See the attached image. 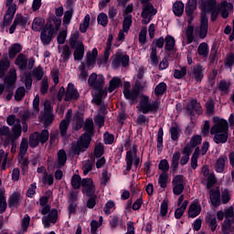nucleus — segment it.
Returning <instances> with one entry per match:
<instances>
[{
    "instance_id": "72a5a7b5",
    "label": "nucleus",
    "mask_w": 234,
    "mask_h": 234,
    "mask_svg": "<svg viewBox=\"0 0 234 234\" xmlns=\"http://www.w3.org/2000/svg\"><path fill=\"white\" fill-rule=\"evenodd\" d=\"M134 87L140 91L144 92L147 87H149V83L145 79H138L135 80Z\"/></svg>"
},
{
    "instance_id": "c9c22d12",
    "label": "nucleus",
    "mask_w": 234,
    "mask_h": 234,
    "mask_svg": "<svg viewBox=\"0 0 234 234\" xmlns=\"http://www.w3.org/2000/svg\"><path fill=\"white\" fill-rule=\"evenodd\" d=\"M90 25V15L87 14L83 19V23L80 25V32L85 34Z\"/></svg>"
},
{
    "instance_id": "ddd939ff",
    "label": "nucleus",
    "mask_w": 234,
    "mask_h": 234,
    "mask_svg": "<svg viewBox=\"0 0 234 234\" xmlns=\"http://www.w3.org/2000/svg\"><path fill=\"white\" fill-rule=\"evenodd\" d=\"M48 130H43L41 133H35L29 136L30 147H37L39 142L45 144L48 140Z\"/></svg>"
},
{
    "instance_id": "bb28decb",
    "label": "nucleus",
    "mask_w": 234,
    "mask_h": 234,
    "mask_svg": "<svg viewBox=\"0 0 234 234\" xmlns=\"http://www.w3.org/2000/svg\"><path fill=\"white\" fill-rule=\"evenodd\" d=\"M201 210L202 208L200 207V205L198 203H193L189 207L188 217H191V218H195L196 217H198V215H200Z\"/></svg>"
},
{
    "instance_id": "2f4dec72",
    "label": "nucleus",
    "mask_w": 234,
    "mask_h": 234,
    "mask_svg": "<svg viewBox=\"0 0 234 234\" xmlns=\"http://www.w3.org/2000/svg\"><path fill=\"white\" fill-rule=\"evenodd\" d=\"M189 112H197V114H202V106L196 100L191 101L190 104L187 107Z\"/></svg>"
},
{
    "instance_id": "f8f14e48",
    "label": "nucleus",
    "mask_w": 234,
    "mask_h": 234,
    "mask_svg": "<svg viewBox=\"0 0 234 234\" xmlns=\"http://www.w3.org/2000/svg\"><path fill=\"white\" fill-rule=\"evenodd\" d=\"M133 164L135 167L140 165V157L137 154V148L133 145L126 154V170L131 171Z\"/></svg>"
},
{
    "instance_id": "052dcab7",
    "label": "nucleus",
    "mask_w": 234,
    "mask_h": 234,
    "mask_svg": "<svg viewBox=\"0 0 234 234\" xmlns=\"http://www.w3.org/2000/svg\"><path fill=\"white\" fill-rule=\"evenodd\" d=\"M82 169L84 175H89L90 171H92V160H87L82 163Z\"/></svg>"
},
{
    "instance_id": "8fccbe9b",
    "label": "nucleus",
    "mask_w": 234,
    "mask_h": 234,
    "mask_svg": "<svg viewBox=\"0 0 234 234\" xmlns=\"http://www.w3.org/2000/svg\"><path fill=\"white\" fill-rule=\"evenodd\" d=\"M39 113V95H36L33 101V112L31 116H37Z\"/></svg>"
},
{
    "instance_id": "7ed1b4c3",
    "label": "nucleus",
    "mask_w": 234,
    "mask_h": 234,
    "mask_svg": "<svg viewBox=\"0 0 234 234\" xmlns=\"http://www.w3.org/2000/svg\"><path fill=\"white\" fill-rule=\"evenodd\" d=\"M82 185V192L86 197H92L96 192V187L94 186V183L90 178H85L81 181V177L78 175H74L71 178V186L73 189H80Z\"/></svg>"
},
{
    "instance_id": "6e6d98bb",
    "label": "nucleus",
    "mask_w": 234,
    "mask_h": 234,
    "mask_svg": "<svg viewBox=\"0 0 234 234\" xmlns=\"http://www.w3.org/2000/svg\"><path fill=\"white\" fill-rule=\"evenodd\" d=\"M187 208V201H184L179 208H177L175 212L176 218H182V215H184V211Z\"/></svg>"
},
{
    "instance_id": "603ef678",
    "label": "nucleus",
    "mask_w": 234,
    "mask_h": 234,
    "mask_svg": "<svg viewBox=\"0 0 234 234\" xmlns=\"http://www.w3.org/2000/svg\"><path fill=\"white\" fill-rule=\"evenodd\" d=\"M8 67H10V62L8 60L0 61V78H5V73L8 70Z\"/></svg>"
},
{
    "instance_id": "dca6fc26",
    "label": "nucleus",
    "mask_w": 234,
    "mask_h": 234,
    "mask_svg": "<svg viewBox=\"0 0 234 234\" xmlns=\"http://www.w3.org/2000/svg\"><path fill=\"white\" fill-rule=\"evenodd\" d=\"M16 10L17 5L16 4L8 6L4 16L3 27H10V25H12V21H14Z\"/></svg>"
},
{
    "instance_id": "c756f323",
    "label": "nucleus",
    "mask_w": 234,
    "mask_h": 234,
    "mask_svg": "<svg viewBox=\"0 0 234 234\" xmlns=\"http://www.w3.org/2000/svg\"><path fill=\"white\" fill-rule=\"evenodd\" d=\"M226 162H228V157L218 158L215 164V170L217 173H224V169L226 167Z\"/></svg>"
},
{
    "instance_id": "49530a36",
    "label": "nucleus",
    "mask_w": 234,
    "mask_h": 234,
    "mask_svg": "<svg viewBox=\"0 0 234 234\" xmlns=\"http://www.w3.org/2000/svg\"><path fill=\"white\" fill-rule=\"evenodd\" d=\"M186 74H187V68L182 67L180 69H175L174 78L176 80H182V78H185Z\"/></svg>"
},
{
    "instance_id": "69168bd1",
    "label": "nucleus",
    "mask_w": 234,
    "mask_h": 234,
    "mask_svg": "<svg viewBox=\"0 0 234 234\" xmlns=\"http://www.w3.org/2000/svg\"><path fill=\"white\" fill-rule=\"evenodd\" d=\"M165 38L164 37H160L159 38H154L152 47H155V48H164Z\"/></svg>"
},
{
    "instance_id": "aec40b11",
    "label": "nucleus",
    "mask_w": 234,
    "mask_h": 234,
    "mask_svg": "<svg viewBox=\"0 0 234 234\" xmlns=\"http://www.w3.org/2000/svg\"><path fill=\"white\" fill-rule=\"evenodd\" d=\"M205 70L206 69L204 68V66L200 64H197L196 66H194V68L192 69V76L194 80H196V81H202Z\"/></svg>"
},
{
    "instance_id": "13d9d810",
    "label": "nucleus",
    "mask_w": 234,
    "mask_h": 234,
    "mask_svg": "<svg viewBox=\"0 0 234 234\" xmlns=\"http://www.w3.org/2000/svg\"><path fill=\"white\" fill-rule=\"evenodd\" d=\"M170 134H171V139L174 142H176V140H178V136L180 134V128H178V126L170 127Z\"/></svg>"
},
{
    "instance_id": "4c0bfd02",
    "label": "nucleus",
    "mask_w": 234,
    "mask_h": 234,
    "mask_svg": "<svg viewBox=\"0 0 234 234\" xmlns=\"http://www.w3.org/2000/svg\"><path fill=\"white\" fill-rule=\"evenodd\" d=\"M73 122L76 131L81 129L83 126V116L80 113H76L73 117Z\"/></svg>"
},
{
    "instance_id": "4468645a",
    "label": "nucleus",
    "mask_w": 234,
    "mask_h": 234,
    "mask_svg": "<svg viewBox=\"0 0 234 234\" xmlns=\"http://www.w3.org/2000/svg\"><path fill=\"white\" fill-rule=\"evenodd\" d=\"M175 45H176L175 37L167 35L165 37V50L171 59H176V48H175Z\"/></svg>"
},
{
    "instance_id": "a19ab883",
    "label": "nucleus",
    "mask_w": 234,
    "mask_h": 234,
    "mask_svg": "<svg viewBox=\"0 0 234 234\" xmlns=\"http://www.w3.org/2000/svg\"><path fill=\"white\" fill-rule=\"evenodd\" d=\"M167 180H169V175L167 173H162L158 178V184L163 189L167 187Z\"/></svg>"
},
{
    "instance_id": "a878e982",
    "label": "nucleus",
    "mask_w": 234,
    "mask_h": 234,
    "mask_svg": "<svg viewBox=\"0 0 234 234\" xmlns=\"http://www.w3.org/2000/svg\"><path fill=\"white\" fill-rule=\"evenodd\" d=\"M19 202H21V194L15 192L9 197L8 206L9 207H17Z\"/></svg>"
},
{
    "instance_id": "f3484780",
    "label": "nucleus",
    "mask_w": 234,
    "mask_h": 234,
    "mask_svg": "<svg viewBox=\"0 0 234 234\" xmlns=\"http://www.w3.org/2000/svg\"><path fill=\"white\" fill-rule=\"evenodd\" d=\"M72 114V111L69 110L66 115V119H64L59 124V133L61 138L67 139L69 138V125H70V115Z\"/></svg>"
},
{
    "instance_id": "473e14b6",
    "label": "nucleus",
    "mask_w": 234,
    "mask_h": 234,
    "mask_svg": "<svg viewBox=\"0 0 234 234\" xmlns=\"http://www.w3.org/2000/svg\"><path fill=\"white\" fill-rule=\"evenodd\" d=\"M210 201L213 206L220 205V191L211 190L210 191Z\"/></svg>"
},
{
    "instance_id": "4be33fe9",
    "label": "nucleus",
    "mask_w": 234,
    "mask_h": 234,
    "mask_svg": "<svg viewBox=\"0 0 234 234\" xmlns=\"http://www.w3.org/2000/svg\"><path fill=\"white\" fill-rule=\"evenodd\" d=\"M44 26L45 18L37 16L33 19L31 30H33V32H43Z\"/></svg>"
},
{
    "instance_id": "e433bc0d",
    "label": "nucleus",
    "mask_w": 234,
    "mask_h": 234,
    "mask_svg": "<svg viewBox=\"0 0 234 234\" xmlns=\"http://www.w3.org/2000/svg\"><path fill=\"white\" fill-rule=\"evenodd\" d=\"M73 16H74V10L68 9L64 13V16H63L64 27H69V25H70V21H72Z\"/></svg>"
},
{
    "instance_id": "58836bf2",
    "label": "nucleus",
    "mask_w": 234,
    "mask_h": 234,
    "mask_svg": "<svg viewBox=\"0 0 234 234\" xmlns=\"http://www.w3.org/2000/svg\"><path fill=\"white\" fill-rule=\"evenodd\" d=\"M27 151H28V140L23 138L20 144L18 156H21V157L25 156V154H27Z\"/></svg>"
},
{
    "instance_id": "5fc2aeb1",
    "label": "nucleus",
    "mask_w": 234,
    "mask_h": 234,
    "mask_svg": "<svg viewBox=\"0 0 234 234\" xmlns=\"http://www.w3.org/2000/svg\"><path fill=\"white\" fill-rule=\"evenodd\" d=\"M7 124L11 127H16V125H19L21 127V121L16 119L15 115H9L6 119Z\"/></svg>"
},
{
    "instance_id": "b1692460",
    "label": "nucleus",
    "mask_w": 234,
    "mask_h": 234,
    "mask_svg": "<svg viewBox=\"0 0 234 234\" xmlns=\"http://www.w3.org/2000/svg\"><path fill=\"white\" fill-rule=\"evenodd\" d=\"M73 56L74 59H83V56H85V46L83 42H78Z\"/></svg>"
},
{
    "instance_id": "864d4df0",
    "label": "nucleus",
    "mask_w": 234,
    "mask_h": 234,
    "mask_svg": "<svg viewBox=\"0 0 234 234\" xmlns=\"http://www.w3.org/2000/svg\"><path fill=\"white\" fill-rule=\"evenodd\" d=\"M25 94H27V90H25L24 87L17 88L16 94H15V100L16 101H21L23 98H25Z\"/></svg>"
},
{
    "instance_id": "412c9836",
    "label": "nucleus",
    "mask_w": 234,
    "mask_h": 234,
    "mask_svg": "<svg viewBox=\"0 0 234 234\" xmlns=\"http://www.w3.org/2000/svg\"><path fill=\"white\" fill-rule=\"evenodd\" d=\"M23 50V45L20 43H15L8 48L9 59H16L17 55Z\"/></svg>"
},
{
    "instance_id": "e2e57ef3",
    "label": "nucleus",
    "mask_w": 234,
    "mask_h": 234,
    "mask_svg": "<svg viewBox=\"0 0 234 234\" xmlns=\"http://www.w3.org/2000/svg\"><path fill=\"white\" fill-rule=\"evenodd\" d=\"M57 41L58 45H65V41H67V31L61 30L57 37Z\"/></svg>"
},
{
    "instance_id": "774afa93",
    "label": "nucleus",
    "mask_w": 234,
    "mask_h": 234,
    "mask_svg": "<svg viewBox=\"0 0 234 234\" xmlns=\"http://www.w3.org/2000/svg\"><path fill=\"white\" fill-rule=\"evenodd\" d=\"M172 186H184V176L177 175L172 180Z\"/></svg>"
},
{
    "instance_id": "f704fd0d",
    "label": "nucleus",
    "mask_w": 234,
    "mask_h": 234,
    "mask_svg": "<svg viewBox=\"0 0 234 234\" xmlns=\"http://www.w3.org/2000/svg\"><path fill=\"white\" fill-rule=\"evenodd\" d=\"M197 53L199 56H203V58H207V56H209V47L207 46V43L202 42L199 44Z\"/></svg>"
},
{
    "instance_id": "c85d7f7f",
    "label": "nucleus",
    "mask_w": 234,
    "mask_h": 234,
    "mask_svg": "<svg viewBox=\"0 0 234 234\" xmlns=\"http://www.w3.org/2000/svg\"><path fill=\"white\" fill-rule=\"evenodd\" d=\"M191 153H192L191 146L186 145L184 147L183 156L181 157V160H180L181 165H186V164L189 162V156H191Z\"/></svg>"
},
{
    "instance_id": "7c9ffc66",
    "label": "nucleus",
    "mask_w": 234,
    "mask_h": 234,
    "mask_svg": "<svg viewBox=\"0 0 234 234\" xmlns=\"http://www.w3.org/2000/svg\"><path fill=\"white\" fill-rule=\"evenodd\" d=\"M133 27V15L125 16L122 21V32H129Z\"/></svg>"
},
{
    "instance_id": "9d476101",
    "label": "nucleus",
    "mask_w": 234,
    "mask_h": 234,
    "mask_svg": "<svg viewBox=\"0 0 234 234\" xmlns=\"http://www.w3.org/2000/svg\"><path fill=\"white\" fill-rule=\"evenodd\" d=\"M88 83L92 89L97 90V93L95 94V97L103 95V85H105V78H103V75H98L96 73H92L88 80Z\"/></svg>"
},
{
    "instance_id": "338daca9",
    "label": "nucleus",
    "mask_w": 234,
    "mask_h": 234,
    "mask_svg": "<svg viewBox=\"0 0 234 234\" xmlns=\"http://www.w3.org/2000/svg\"><path fill=\"white\" fill-rule=\"evenodd\" d=\"M43 68L37 67L33 70V76L37 80V81H40V80H43Z\"/></svg>"
},
{
    "instance_id": "5701e85b",
    "label": "nucleus",
    "mask_w": 234,
    "mask_h": 234,
    "mask_svg": "<svg viewBox=\"0 0 234 234\" xmlns=\"http://www.w3.org/2000/svg\"><path fill=\"white\" fill-rule=\"evenodd\" d=\"M229 87H231V82L228 80H221L218 83V90L222 96L229 94Z\"/></svg>"
},
{
    "instance_id": "680f3d73",
    "label": "nucleus",
    "mask_w": 234,
    "mask_h": 234,
    "mask_svg": "<svg viewBox=\"0 0 234 234\" xmlns=\"http://www.w3.org/2000/svg\"><path fill=\"white\" fill-rule=\"evenodd\" d=\"M22 81L25 82L27 89H31L32 87V75L30 73H26L23 78Z\"/></svg>"
},
{
    "instance_id": "3c124183",
    "label": "nucleus",
    "mask_w": 234,
    "mask_h": 234,
    "mask_svg": "<svg viewBox=\"0 0 234 234\" xmlns=\"http://www.w3.org/2000/svg\"><path fill=\"white\" fill-rule=\"evenodd\" d=\"M66 162H67V154L65 153V151L60 150L58 154V167L65 165Z\"/></svg>"
},
{
    "instance_id": "4d7b16f0",
    "label": "nucleus",
    "mask_w": 234,
    "mask_h": 234,
    "mask_svg": "<svg viewBox=\"0 0 234 234\" xmlns=\"http://www.w3.org/2000/svg\"><path fill=\"white\" fill-rule=\"evenodd\" d=\"M8 160V154L5 153V150H0V164L2 162L1 168L3 171L6 169V162Z\"/></svg>"
},
{
    "instance_id": "2eb2a0df",
    "label": "nucleus",
    "mask_w": 234,
    "mask_h": 234,
    "mask_svg": "<svg viewBox=\"0 0 234 234\" xmlns=\"http://www.w3.org/2000/svg\"><path fill=\"white\" fill-rule=\"evenodd\" d=\"M122 92L126 100L130 101L138 100V96H140V91L134 86L131 89V82L129 81L124 82Z\"/></svg>"
},
{
    "instance_id": "0e129e2a",
    "label": "nucleus",
    "mask_w": 234,
    "mask_h": 234,
    "mask_svg": "<svg viewBox=\"0 0 234 234\" xmlns=\"http://www.w3.org/2000/svg\"><path fill=\"white\" fill-rule=\"evenodd\" d=\"M86 59H98V48H93L86 53Z\"/></svg>"
},
{
    "instance_id": "a18cd8bd",
    "label": "nucleus",
    "mask_w": 234,
    "mask_h": 234,
    "mask_svg": "<svg viewBox=\"0 0 234 234\" xmlns=\"http://www.w3.org/2000/svg\"><path fill=\"white\" fill-rule=\"evenodd\" d=\"M165 90H167V85L165 82H161L155 87L154 94L155 96H162Z\"/></svg>"
},
{
    "instance_id": "09e8293b",
    "label": "nucleus",
    "mask_w": 234,
    "mask_h": 234,
    "mask_svg": "<svg viewBox=\"0 0 234 234\" xmlns=\"http://www.w3.org/2000/svg\"><path fill=\"white\" fill-rule=\"evenodd\" d=\"M97 22L101 27H107L109 23V16H107V14L105 13H101L97 17Z\"/></svg>"
},
{
    "instance_id": "ea45409f",
    "label": "nucleus",
    "mask_w": 234,
    "mask_h": 234,
    "mask_svg": "<svg viewBox=\"0 0 234 234\" xmlns=\"http://www.w3.org/2000/svg\"><path fill=\"white\" fill-rule=\"evenodd\" d=\"M195 32V27L193 26H187L186 36L187 38V43L191 44L195 40V36L193 35Z\"/></svg>"
},
{
    "instance_id": "393cba45",
    "label": "nucleus",
    "mask_w": 234,
    "mask_h": 234,
    "mask_svg": "<svg viewBox=\"0 0 234 234\" xmlns=\"http://www.w3.org/2000/svg\"><path fill=\"white\" fill-rule=\"evenodd\" d=\"M184 8L185 5L183 4L182 1H176V3L173 4V13L175 14V16H176V17H182L183 14H184Z\"/></svg>"
},
{
    "instance_id": "cd10ccee",
    "label": "nucleus",
    "mask_w": 234,
    "mask_h": 234,
    "mask_svg": "<svg viewBox=\"0 0 234 234\" xmlns=\"http://www.w3.org/2000/svg\"><path fill=\"white\" fill-rule=\"evenodd\" d=\"M228 8H229V3H228L226 0L221 2L219 5V14H221V17L223 19H228V17H229V11Z\"/></svg>"
},
{
    "instance_id": "f03ea898",
    "label": "nucleus",
    "mask_w": 234,
    "mask_h": 234,
    "mask_svg": "<svg viewBox=\"0 0 234 234\" xmlns=\"http://www.w3.org/2000/svg\"><path fill=\"white\" fill-rule=\"evenodd\" d=\"M214 125L210 129V134L213 136L215 144H226L229 136V125L228 121L214 117Z\"/></svg>"
},
{
    "instance_id": "79ce46f5",
    "label": "nucleus",
    "mask_w": 234,
    "mask_h": 234,
    "mask_svg": "<svg viewBox=\"0 0 234 234\" xmlns=\"http://www.w3.org/2000/svg\"><path fill=\"white\" fill-rule=\"evenodd\" d=\"M209 59H218V44L217 42L211 46Z\"/></svg>"
},
{
    "instance_id": "39448f33",
    "label": "nucleus",
    "mask_w": 234,
    "mask_h": 234,
    "mask_svg": "<svg viewBox=\"0 0 234 234\" xmlns=\"http://www.w3.org/2000/svg\"><path fill=\"white\" fill-rule=\"evenodd\" d=\"M21 133L22 130L19 124L13 126L11 130L8 126H2L0 128V140L5 144L16 142V140L21 136Z\"/></svg>"
},
{
    "instance_id": "1a4fd4ad",
    "label": "nucleus",
    "mask_w": 234,
    "mask_h": 234,
    "mask_svg": "<svg viewBox=\"0 0 234 234\" xmlns=\"http://www.w3.org/2000/svg\"><path fill=\"white\" fill-rule=\"evenodd\" d=\"M17 80V74L16 73V69H11L9 71V75L5 79V92H7L5 99L7 101L12 100L14 96V89H16V81Z\"/></svg>"
},
{
    "instance_id": "0eeeda50",
    "label": "nucleus",
    "mask_w": 234,
    "mask_h": 234,
    "mask_svg": "<svg viewBox=\"0 0 234 234\" xmlns=\"http://www.w3.org/2000/svg\"><path fill=\"white\" fill-rule=\"evenodd\" d=\"M39 211L42 215H47L42 218V223L44 228L48 229L50 228V224H56L58 221V210L57 209H51L50 210V206L48 205H44L39 208Z\"/></svg>"
},
{
    "instance_id": "423d86ee",
    "label": "nucleus",
    "mask_w": 234,
    "mask_h": 234,
    "mask_svg": "<svg viewBox=\"0 0 234 234\" xmlns=\"http://www.w3.org/2000/svg\"><path fill=\"white\" fill-rule=\"evenodd\" d=\"M160 109V101H154L149 102V96L141 95L139 101V111L143 114H149V112H156Z\"/></svg>"
},
{
    "instance_id": "37998d69",
    "label": "nucleus",
    "mask_w": 234,
    "mask_h": 234,
    "mask_svg": "<svg viewBox=\"0 0 234 234\" xmlns=\"http://www.w3.org/2000/svg\"><path fill=\"white\" fill-rule=\"evenodd\" d=\"M14 22L16 24V26L19 25L20 27H27L28 18L17 14L14 19Z\"/></svg>"
},
{
    "instance_id": "a211bd4d",
    "label": "nucleus",
    "mask_w": 234,
    "mask_h": 234,
    "mask_svg": "<svg viewBox=\"0 0 234 234\" xmlns=\"http://www.w3.org/2000/svg\"><path fill=\"white\" fill-rule=\"evenodd\" d=\"M143 11L141 13V17L143 19H149V17H153V16H156L158 14V10L154 8L152 3L143 4Z\"/></svg>"
},
{
    "instance_id": "de8ad7c7",
    "label": "nucleus",
    "mask_w": 234,
    "mask_h": 234,
    "mask_svg": "<svg viewBox=\"0 0 234 234\" xmlns=\"http://www.w3.org/2000/svg\"><path fill=\"white\" fill-rule=\"evenodd\" d=\"M79 80L80 81H87V78H89V74L85 70V64L81 63V65L79 66Z\"/></svg>"
},
{
    "instance_id": "c03bdc74",
    "label": "nucleus",
    "mask_w": 234,
    "mask_h": 234,
    "mask_svg": "<svg viewBox=\"0 0 234 234\" xmlns=\"http://www.w3.org/2000/svg\"><path fill=\"white\" fill-rule=\"evenodd\" d=\"M207 223L210 226L211 231L217 229V218L215 215H208L206 218Z\"/></svg>"
},
{
    "instance_id": "20e7f679",
    "label": "nucleus",
    "mask_w": 234,
    "mask_h": 234,
    "mask_svg": "<svg viewBox=\"0 0 234 234\" xmlns=\"http://www.w3.org/2000/svg\"><path fill=\"white\" fill-rule=\"evenodd\" d=\"M85 133L80 137L77 144L75 151H85L89 144H90V135L94 133V122L91 119H87L84 124Z\"/></svg>"
},
{
    "instance_id": "bf43d9fd",
    "label": "nucleus",
    "mask_w": 234,
    "mask_h": 234,
    "mask_svg": "<svg viewBox=\"0 0 234 234\" xmlns=\"http://www.w3.org/2000/svg\"><path fill=\"white\" fill-rule=\"evenodd\" d=\"M111 59H130L129 55H126L122 49H118Z\"/></svg>"
},
{
    "instance_id": "f257e3e1",
    "label": "nucleus",
    "mask_w": 234,
    "mask_h": 234,
    "mask_svg": "<svg viewBox=\"0 0 234 234\" xmlns=\"http://www.w3.org/2000/svg\"><path fill=\"white\" fill-rule=\"evenodd\" d=\"M61 27V18H58L56 16L51 15L48 19L44 27L40 32V41L44 47H47L52 43L54 36L58 34Z\"/></svg>"
},
{
    "instance_id": "6e6552de",
    "label": "nucleus",
    "mask_w": 234,
    "mask_h": 234,
    "mask_svg": "<svg viewBox=\"0 0 234 234\" xmlns=\"http://www.w3.org/2000/svg\"><path fill=\"white\" fill-rule=\"evenodd\" d=\"M120 87H122V79H120L119 77H113L109 82V87L103 90L102 95L101 93L100 95H97L93 98V101L97 105H100L101 101H103V98L107 96V92H114V90H116V89Z\"/></svg>"
},
{
    "instance_id": "6ab92c4d",
    "label": "nucleus",
    "mask_w": 234,
    "mask_h": 234,
    "mask_svg": "<svg viewBox=\"0 0 234 234\" xmlns=\"http://www.w3.org/2000/svg\"><path fill=\"white\" fill-rule=\"evenodd\" d=\"M78 98H80V93L78 92V90L74 88L73 84H69L64 99L65 101H70V100H78Z\"/></svg>"
},
{
    "instance_id": "9b49d317",
    "label": "nucleus",
    "mask_w": 234,
    "mask_h": 234,
    "mask_svg": "<svg viewBox=\"0 0 234 234\" xmlns=\"http://www.w3.org/2000/svg\"><path fill=\"white\" fill-rule=\"evenodd\" d=\"M203 8L206 12H210V21L215 23L218 19L220 14L219 5H217V0H207L204 3Z\"/></svg>"
}]
</instances>
